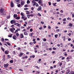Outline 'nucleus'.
<instances>
[{"label": "nucleus", "instance_id": "nucleus-28", "mask_svg": "<svg viewBox=\"0 0 74 74\" xmlns=\"http://www.w3.org/2000/svg\"><path fill=\"white\" fill-rule=\"evenodd\" d=\"M56 31L57 32H59L60 31V30H59V29H56Z\"/></svg>", "mask_w": 74, "mask_h": 74}, {"label": "nucleus", "instance_id": "nucleus-15", "mask_svg": "<svg viewBox=\"0 0 74 74\" xmlns=\"http://www.w3.org/2000/svg\"><path fill=\"white\" fill-rule=\"evenodd\" d=\"M21 5H23V4H25V2H24V1H22L21 2Z\"/></svg>", "mask_w": 74, "mask_h": 74}, {"label": "nucleus", "instance_id": "nucleus-43", "mask_svg": "<svg viewBox=\"0 0 74 74\" xmlns=\"http://www.w3.org/2000/svg\"><path fill=\"white\" fill-rule=\"evenodd\" d=\"M27 17L28 18H29V17L30 16V15H27Z\"/></svg>", "mask_w": 74, "mask_h": 74}, {"label": "nucleus", "instance_id": "nucleus-54", "mask_svg": "<svg viewBox=\"0 0 74 74\" xmlns=\"http://www.w3.org/2000/svg\"><path fill=\"white\" fill-rule=\"evenodd\" d=\"M60 12H61V13H63V11L62 10H61Z\"/></svg>", "mask_w": 74, "mask_h": 74}, {"label": "nucleus", "instance_id": "nucleus-57", "mask_svg": "<svg viewBox=\"0 0 74 74\" xmlns=\"http://www.w3.org/2000/svg\"><path fill=\"white\" fill-rule=\"evenodd\" d=\"M16 32H18V30H15V32H14V33H16Z\"/></svg>", "mask_w": 74, "mask_h": 74}, {"label": "nucleus", "instance_id": "nucleus-30", "mask_svg": "<svg viewBox=\"0 0 74 74\" xmlns=\"http://www.w3.org/2000/svg\"><path fill=\"white\" fill-rule=\"evenodd\" d=\"M30 27H28L26 29V30H29V29H30Z\"/></svg>", "mask_w": 74, "mask_h": 74}, {"label": "nucleus", "instance_id": "nucleus-3", "mask_svg": "<svg viewBox=\"0 0 74 74\" xmlns=\"http://www.w3.org/2000/svg\"><path fill=\"white\" fill-rule=\"evenodd\" d=\"M32 3H33V4L32 5L34 6V5H36V2H35L34 0H33V1H32Z\"/></svg>", "mask_w": 74, "mask_h": 74}, {"label": "nucleus", "instance_id": "nucleus-46", "mask_svg": "<svg viewBox=\"0 0 74 74\" xmlns=\"http://www.w3.org/2000/svg\"><path fill=\"white\" fill-rule=\"evenodd\" d=\"M48 3L49 5H51V2H49Z\"/></svg>", "mask_w": 74, "mask_h": 74}, {"label": "nucleus", "instance_id": "nucleus-63", "mask_svg": "<svg viewBox=\"0 0 74 74\" xmlns=\"http://www.w3.org/2000/svg\"><path fill=\"white\" fill-rule=\"evenodd\" d=\"M35 67H36V68L37 69H38V66H35Z\"/></svg>", "mask_w": 74, "mask_h": 74}, {"label": "nucleus", "instance_id": "nucleus-21", "mask_svg": "<svg viewBox=\"0 0 74 74\" xmlns=\"http://www.w3.org/2000/svg\"><path fill=\"white\" fill-rule=\"evenodd\" d=\"M16 19H20V17L18 16L16 18Z\"/></svg>", "mask_w": 74, "mask_h": 74}, {"label": "nucleus", "instance_id": "nucleus-7", "mask_svg": "<svg viewBox=\"0 0 74 74\" xmlns=\"http://www.w3.org/2000/svg\"><path fill=\"white\" fill-rule=\"evenodd\" d=\"M41 10V7L39 6L37 9V10L38 11H40Z\"/></svg>", "mask_w": 74, "mask_h": 74}, {"label": "nucleus", "instance_id": "nucleus-40", "mask_svg": "<svg viewBox=\"0 0 74 74\" xmlns=\"http://www.w3.org/2000/svg\"><path fill=\"white\" fill-rule=\"evenodd\" d=\"M24 7H28V5H24Z\"/></svg>", "mask_w": 74, "mask_h": 74}, {"label": "nucleus", "instance_id": "nucleus-52", "mask_svg": "<svg viewBox=\"0 0 74 74\" xmlns=\"http://www.w3.org/2000/svg\"><path fill=\"white\" fill-rule=\"evenodd\" d=\"M27 20V18L25 17V19H23L24 21H26V20Z\"/></svg>", "mask_w": 74, "mask_h": 74}, {"label": "nucleus", "instance_id": "nucleus-31", "mask_svg": "<svg viewBox=\"0 0 74 74\" xmlns=\"http://www.w3.org/2000/svg\"><path fill=\"white\" fill-rule=\"evenodd\" d=\"M58 34H56L55 35V37L56 38H57L58 37Z\"/></svg>", "mask_w": 74, "mask_h": 74}, {"label": "nucleus", "instance_id": "nucleus-13", "mask_svg": "<svg viewBox=\"0 0 74 74\" xmlns=\"http://www.w3.org/2000/svg\"><path fill=\"white\" fill-rule=\"evenodd\" d=\"M16 24H17V26H18V27H20V26H21L20 24H19L18 23H16L14 24V25H16Z\"/></svg>", "mask_w": 74, "mask_h": 74}, {"label": "nucleus", "instance_id": "nucleus-20", "mask_svg": "<svg viewBox=\"0 0 74 74\" xmlns=\"http://www.w3.org/2000/svg\"><path fill=\"white\" fill-rule=\"evenodd\" d=\"M24 35H27V32H25L24 33Z\"/></svg>", "mask_w": 74, "mask_h": 74}, {"label": "nucleus", "instance_id": "nucleus-6", "mask_svg": "<svg viewBox=\"0 0 74 74\" xmlns=\"http://www.w3.org/2000/svg\"><path fill=\"white\" fill-rule=\"evenodd\" d=\"M8 66H9V65L8 64H4V66L5 68H7V67Z\"/></svg>", "mask_w": 74, "mask_h": 74}, {"label": "nucleus", "instance_id": "nucleus-33", "mask_svg": "<svg viewBox=\"0 0 74 74\" xmlns=\"http://www.w3.org/2000/svg\"><path fill=\"white\" fill-rule=\"evenodd\" d=\"M17 6L18 7H21V4H19L18 5H17Z\"/></svg>", "mask_w": 74, "mask_h": 74}, {"label": "nucleus", "instance_id": "nucleus-22", "mask_svg": "<svg viewBox=\"0 0 74 74\" xmlns=\"http://www.w3.org/2000/svg\"><path fill=\"white\" fill-rule=\"evenodd\" d=\"M10 62L11 63H13V62H14V61H13V60H11Z\"/></svg>", "mask_w": 74, "mask_h": 74}, {"label": "nucleus", "instance_id": "nucleus-53", "mask_svg": "<svg viewBox=\"0 0 74 74\" xmlns=\"http://www.w3.org/2000/svg\"><path fill=\"white\" fill-rule=\"evenodd\" d=\"M4 40V38H2V42H3Z\"/></svg>", "mask_w": 74, "mask_h": 74}, {"label": "nucleus", "instance_id": "nucleus-41", "mask_svg": "<svg viewBox=\"0 0 74 74\" xmlns=\"http://www.w3.org/2000/svg\"><path fill=\"white\" fill-rule=\"evenodd\" d=\"M30 31L31 32H33V29H32V28H31V29H30Z\"/></svg>", "mask_w": 74, "mask_h": 74}, {"label": "nucleus", "instance_id": "nucleus-18", "mask_svg": "<svg viewBox=\"0 0 74 74\" xmlns=\"http://www.w3.org/2000/svg\"><path fill=\"white\" fill-rule=\"evenodd\" d=\"M5 54H6L7 55L9 53L8 52V51H5Z\"/></svg>", "mask_w": 74, "mask_h": 74}, {"label": "nucleus", "instance_id": "nucleus-1", "mask_svg": "<svg viewBox=\"0 0 74 74\" xmlns=\"http://www.w3.org/2000/svg\"><path fill=\"white\" fill-rule=\"evenodd\" d=\"M0 12L3 15H6V12L5 11L3 8H1L0 9Z\"/></svg>", "mask_w": 74, "mask_h": 74}, {"label": "nucleus", "instance_id": "nucleus-29", "mask_svg": "<svg viewBox=\"0 0 74 74\" xmlns=\"http://www.w3.org/2000/svg\"><path fill=\"white\" fill-rule=\"evenodd\" d=\"M15 0L16 2H17L18 3H19V1H20V0Z\"/></svg>", "mask_w": 74, "mask_h": 74}, {"label": "nucleus", "instance_id": "nucleus-36", "mask_svg": "<svg viewBox=\"0 0 74 74\" xmlns=\"http://www.w3.org/2000/svg\"><path fill=\"white\" fill-rule=\"evenodd\" d=\"M29 44L30 45H33V42H30L29 43Z\"/></svg>", "mask_w": 74, "mask_h": 74}, {"label": "nucleus", "instance_id": "nucleus-42", "mask_svg": "<svg viewBox=\"0 0 74 74\" xmlns=\"http://www.w3.org/2000/svg\"><path fill=\"white\" fill-rule=\"evenodd\" d=\"M62 65V63H60L59 66L60 67H61V66Z\"/></svg>", "mask_w": 74, "mask_h": 74}, {"label": "nucleus", "instance_id": "nucleus-38", "mask_svg": "<svg viewBox=\"0 0 74 74\" xmlns=\"http://www.w3.org/2000/svg\"><path fill=\"white\" fill-rule=\"evenodd\" d=\"M43 41L45 42V41H47V39H46V38H45L43 39Z\"/></svg>", "mask_w": 74, "mask_h": 74}, {"label": "nucleus", "instance_id": "nucleus-10", "mask_svg": "<svg viewBox=\"0 0 74 74\" xmlns=\"http://www.w3.org/2000/svg\"><path fill=\"white\" fill-rule=\"evenodd\" d=\"M72 58V57L71 56H69L67 57L66 59L67 60H69V59H71Z\"/></svg>", "mask_w": 74, "mask_h": 74}, {"label": "nucleus", "instance_id": "nucleus-11", "mask_svg": "<svg viewBox=\"0 0 74 74\" xmlns=\"http://www.w3.org/2000/svg\"><path fill=\"white\" fill-rule=\"evenodd\" d=\"M14 40H16V36L15 35H14L12 36Z\"/></svg>", "mask_w": 74, "mask_h": 74}, {"label": "nucleus", "instance_id": "nucleus-32", "mask_svg": "<svg viewBox=\"0 0 74 74\" xmlns=\"http://www.w3.org/2000/svg\"><path fill=\"white\" fill-rule=\"evenodd\" d=\"M67 20H71V18H70L69 17L67 18Z\"/></svg>", "mask_w": 74, "mask_h": 74}, {"label": "nucleus", "instance_id": "nucleus-47", "mask_svg": "<svg viewBox=\"0 0 74 74\" xmlns=\"http://www.w3.org/2000/svg\"><path fill=\"white\" fill-rule=\"evenodd\" d=\"M21 18L22 19H25V16H22Z\"/></svg>", "mask_w": 74, "mask_h": 74}, {"label": "nucleus", "instance_id": "nucleus-60", "mask_svg": "<svg viewBox=\"0 0 74 74\" xmlns=\"http://www.w3.org/2000/svg\"><path fill=\"white\" fill-rule=\"evenodd\" d=\"M31 10H34V7H32L31 8Z\"/></svg>", "mask_w": 74, "mask_h": 74}, {"label": "nucleus", "instance_id": "nucleus-50", "mask_svg": "<svg viewBox=\"0 0 74 74\" xmlns=\"http://www.w3.org/2000/svg\"><path fill=\"white\" fill-rule=\"evenodd\" d=\"M12 69V68L11 67H10L9 69L10 70H11Z\"/></svg>", "mask_w": 74, "mask_h": 74}, {"label": "nucleus", "instance_id": "nucleus-34", "mask_svg": "<svg viewBox=\"0 0 74 74\" xmlns=\"http://www.w3.org/2000/svg\"><path fill=\"white\" fill-rule=\"evenodd\" d=\"M25 11H26V12H28V13H26V14H30V13L29 12V11L26 10Z\"/></svg>", "mask_w": 74, "mask_h": 74}, {"label": "nucleus", "instance_id": "nucleus-61", "mask_svg": "<svg viewBox=\"0 0 74 74\" xmlns=\"http://www.w3.org/2000/svg\"><path fill=\"white\" fill-rule=\"evenodd\" d=\"M64 38L63 40V41H65V40H66L65 39V36H64Z\"/></svg>", "mask_w": 74, "mask_h": 74}, {"label": "nucleus", "instance_id": "nucleus-59", "mask_svg": "<svg viewBox=\"0 0 74 74\" xmlns=\"http://www.w3.org/2000/svg\"><path fill=\"white\" fill-rule=\"evenodd\" d=\"M50 69H53V66H50Z\"/></svg>", "mask_w": 74, "mask_h": 74}, {"label": "nucleus", "instance_id": "nucleus-48", "mask_svg": "<svg viewBox=\"0 0 74 74\" xmlns=\"http://www.w3.org/2000/svg\"><path fill=\"white\" fill-rule=\"evenodd\" d=\"M1 49L3 51H4V49L3 47H1Z\"/></svg>", "mask_w": 74, "mask_h": 74}, {"label": "nucleus", "instance_id": "nucleus-55", "mask_svg": "<svg viewBox=\"0 0 74 74\" xmlns=\"http://www.w3.org/2000/svg\"><path fill=\"white\" fill-rule=\"evenodd\" d=\"M53 50H56V48L55 47H53Z\"/></svg>", "mask_w": 74, "mask_h": 74}, {"label": "nucleus", "instance_id": "nucleus-37", "mask_svg": "<svg viewBox=\"0 0 74 74\" xmlns=\"http://www.w3.org/2000/svg\"><path fill=\"white\" fill-rule=\"evenodd\" d=\"M56 3H53V5L54 6H56Z\"/></svg>", "mask_w": 74, "mask_h": 74}, {"label": "nucleus", "instance_id": "nucleus-49", "mask_svg": "<svg viewBox=\"0 0 74 74\" xmlns=\"http://www.w3.org/2000/svg\"><path fill=\"white\" fill-rule=\"evenodd\" d=\"M38 15L39 16H41V15L40 13H38Z\"/></svg>", "mask_w": 74, "mask_h": 74}, {"label": "nucleus", "instance_id": "nucleus-2", "mask_svg": "<svg viewBox=\"0 0 74 74\" xmlns=\"http://www.w3.org/2000/svg\"><path fill=\"white\" fill-rule=\"evenodd\" d=\"M14 30H15V29L14 28V27H12V28L10 29V31L11 32H12V33H14Z\"/></svg>", "mask_w": 74, "mask_h": 74}, {"label": "nucleus", "instance_id": "nucleus-58", "mask_svg": "<svg viewBox=\"0 0 74 74\" xmlns=\"http://www.w3.org/2000/svg\"><path fill=\"white\" fill-rule=\"evenodd\" d=\"M41 24H44V22H42V21H41Z\"/></svg>", "mask_w": 74, "mask_h": 74}, {"label": "nucleus", "instance_id": "nucleus-5", "mask_svg": "<svg viewBox=\"0 0 74 74\" xmlns=\"http://www.w3.org/2000/svg\"><path fill=\"white\" fill-rule=\"evenodd\" d=\"M10 23H16V22L14 20H12L11 21H10Z\"/></svg>", "mask_w": 74, "mask_h": 74}, {"label": "nucleus", "instance_id": "nucleus-26", "mask_svg": "<svg viewBox=\"0 0 74 74\" xmlns=\"http://www.w3.org/2000/svg\"><path fill=\"white\" fill-rule=\"evenodd\" d=\"M66 21V18H64V19H62V21Z\"/></svg>", "mask_w": 74, "mask_h": 74}, {"label": "nucleus", "instance_id": "nucleus-12", "mask_svg": "<svg viewBox=\"0 0 74 74\" xmlns=\"http://www.w3.org/2000/svg\"><path fill=\"white\" fill-rule=\"evenodd\" d=\"M11 7H14V3L12 2H11Z\"/></svg>", "mask_w": 74, "mask_h": 74}, {"label": "nucleus", "instance_id": "nucleus-44", "mask_svg": "<svg viewBox=\"0 0 74 74\" xmlns=\"http://www.w3.org/2000/svg\"><path fill=\"white\" fill-rule=\"evenodd\" d=\"M21 16H24V14H23V12H22L21 13Z\"/></svg>", "mask_w": 74, "mask_h": 74}, {"label": "nucleus", "instance_id": "nucleus-19", "mask_svg": "<svg viewBox=\"0 0 74 74\" xmlns=\"http://www.w3.org/2000/svg\"><path fill=\"white\" fill-rule=\"evenodd\" d=\"M30 3V1H29V0H28L27 1V3L28 4H29V3Z\"/></svg>", "mask_w": 74, "mask_h": 74}, {"label": "nucleus", "instance_id": "nucleus-25", "mask_svg": "<svg viewBox=\"0 0 74 74\" xmlns=\"http://www.w3.org/2000/svg\"><path fill=\"white\" fill-rule=\"evenodd\" d=\"M6 43H7L8 44V45H9V46H10V45H11V44H10V43L8 42H7Z\"/></svg>", "mask_w": 74, "mask_h": 74}, {"label": "nucleus", "instance_id": "nucleus-56", "mask_svg": "<svg viewBox=\"0 0 74 74\" xmlns=\"http://www.w3.org/2000/svg\"><path fill=\"white\" fill-rule=\"evenodd\" d=\"M24 10H28V8H24Z\"/></svg>", "mask_w": 74, "mask_h": 74}, {"label": "nucleus", "instance_id": "nucleus-17", "mask_svg": "<svg viewBox=\"0 0 74 74\" xmlns=\"http://www.w3.org/2000/svg\"><path fill=\"white\" fill-rule=\"evenodd\" d=\"M17 17V14H15L14 15V18Z\"/></svg>", "mask_w": 74, "mask_h": 74}, {"label": "nucleus", "instance_id": "nucleus-16", "mask_svg": "<svg viewBox=\"0 0 74 74\" xmlns=\"http://www.w3.org/2000/svg\"><path fill=\"white\" fill-rule=\"evenodd\" d=\"M38 3L39 4H42V1H41V0H40L38 2Z\"/></svg>", "mask_w": 74, "mask_h": 74}, {"label": "nucleus", "instance_id": "nucleus-27", "mask_svg": "<svg viewBox=\"0 0 74 74\" xmlns=\"http://www.w3.org/2000/svg\"><path fill=\"white\" fill-rule=\"evenodd\" d=\"M8 59H10L11 58V57L9 55H8Z\"/></svg>", "mask_w": 74, "mask_h": 74}, {"label": "nucleus", "instance_id": "nucleus-45", "mask_svg": "<svg viewBox=\"0 0 74 74\" xmlns=\"http://www.w3.org/2000/svg\"><path fill=\"white\" fill-rule=\"evenodd\" d=\"M42 27H40L39 28V30H42Z\"/></svg>", "mask_w": 74, "mask_h": 74}, {"label": "nucleus", "instance_id": "nucleus-14", "mask_svg": "<svg viewBox=\"0 0 74 74\" xmlns=\"http://www.w3.org/2000/svg\"><path fill=\"white\" fill-rule=\"evenodd\" d=\"M68 26H70V27H71V26H73V24L71 23H70L69 25H67Z\"/></svg>", "mask_w": 74, "mask_h": 74}, {"label": "nucleus", "instance_id": "nucleus-64", "mask_svg": "<svg viewBox=\"0 0 74 74\" xmlns=\"http://www.w3.org/2000/svg\"><path fill=\"white\" fill-rule=\"evenodd\" d=\"M29 16H32V17L33 16V15H32V14L30 15Z\"/></svg>", "mask_w": 74, "mask_h": 74}, {"label": "nucleus", "instance_id": "nucleus-39", "mask_svg": "<svg viewBox=\"0 0 74 74\" xmlns=\"http://www.w3.org/2000/svg\"><path fill=\"white\" fill-rule=\"evenodd\" d=\"M36 7H38V3L36 4Z\"/></svg>", "mask_w": 74, "mask_h": 74}, {"label": "nucleus", "instance_id": "nucleus-35", "mask_svg": "<svg viewBox=\"0 0 74 74\" xmlns=\"http://www.w3.org/2000/svg\"><path fill=\"white\" fill-rule=\"evenodd\" d=\"M16 36H17V37H18L19 36V34L17 33H16Z\"/></svg>", "mask_w": 74, "mask_h": 74}, {"label": "nucleus", "instance_id": "nucleus-9", "mask_svg": "<svg viewBox=\"0 0 74 74\" xmlns=\"http://www.w3.org/2000/svg\"><path fill=\"white\" fill-rule=\"evenodd\" d=\"M20 36V38H23L24 37V36H23V34H21Z\"/></svg>", "mask_w": 74, "mask_h": 74}, {"label": "nucleus", "instance_id": "nucleus-51", "mask_svg": "<svg viewBox=\"0 0 74 74\" xmlns=\"http://www.w3.org/2000/svg\"><path fill=\"white\" fill-rule=\"evenodd\" d=\"M61 72L62 73H65V71H62Z\"/></svg>", "mask_w": 74, "mask_h": 74}, {"label": "nucleus", "instance_id": "nucleus-8", "mask_svg": "<svg viewBox=\"0 0 74 74\" xmlns=\"http://www.w3.org/2000/svg\"><path fill=\"white\" fill-rule=\"evenodd\" d=\"M23 54L24 53H20V54L18 55V56H19V57H21Z\"/></svg>", "mask_w": 74, "mask_h": 74}, {"label": "nucleus", "instance_id": "nucleus-23", "mask_svg": "<svg viewBox=\"0 0 74 74\" xmlns=\"http://www.w3.org/2000/svg\"><path fill=\"white\" fill-rule=\"evenodd\" d=\"M12 34H10V35H9L8 36V37H9L11 38V37H12Z\"/></svg>", "mask_w": 74, "mask_h": 74}, {"label": "nucleus", "instance_id": "nucleus-24", "mask_svg": "<svg viewBox=\"0 0 74 74\" xmlns=\"http://www.w3.org/2000/svg\"><path fill=\"white\" fill-rule=\"evenodd\" d=\"M70 74H74V72L73 71H72L70 72Z\"/></svg>", "mask_w": 74, "mask_h": 74}, {"label": "nucleus", "instance_id": "nucleus-4", "mask_svg": "<svg viewBox=\"0 0 74 74\" xmlns=\"http://www.w3.org/2000/svg\"><path fill=\"white\" fill-rule=\"evenodd\" d=\"M70 71L69 70H68L66 71L65 72V74H68L70 73Z\"/></svg>", "mask_w": 74, "mask_h": 74}, {"label": "nucleus", "instance_id": "nucleus-62", "mask_svg": "<svg viewBox=\"0 0 74 74\" xmlns=\"http://www.w3.org/2000/svg\"><path fill=\"white\" fill-rule=\"evenodd\" d=\"M64 59H65V58H64V57H62V60H63Z\"/></svg>", "mask_w": 74, "mask_h": 74}]
</instances>
